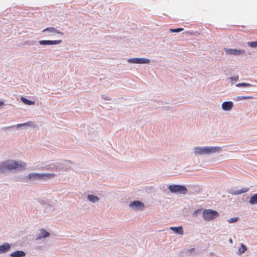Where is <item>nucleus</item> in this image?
I'll return each instance as SVG.
<instances>
[{"instance_id":"9d476101","label":"nucleus","mask_w":257,"mask_h":257,"mask_svg":"<svg viewBox=\"0 0 257 257\" xmlns=\"http://www.w3.org/2000/svg\"><path fill=\"white\" fill-rule=\"evenodd\" d=\"M233 107V103L231 101H225L222 104V109L224 110H229Z\"/></svg>"},{"instance_id":"4468645a","label":"nucleus","mask_w":257,"mask_h":257,"mask_svg":"<svg viewBox=\"0 0 257 257\" xmlns=\"http://www.w3.org/2000/svg\"><path fill=\"white\" fill-rule=\"evenodd\" d=\"M25 255V253L23 251H16L11 254L12 257H23Z\"/></svg>"},{"instance_id":"bb28decb","label":"nucleus","mask_w":257,"mask_h":257,"mask_svg":"<svg viewBox=\"0 0 257 257\" xmlns=\"http://www.w3.org/2000/svg\"><path fill=\"white\" fill-rule=\"evenodd\" d=\"M4 104L3 101H0V106H3Z\"/></svg>"},{"instance_id":"1a4fd4ad","label":"nucleus","mask_w":257,"mask_h":257,"mask_svg":"<svg viewBox=\"0 0 257 257\" xmlns=\"http://www.w3.org/2000/svg\"><path fill=\"white\" fill-rule=\"evenodd\" d=\"M62 42V40H41L39 41L41 45H57Z\"/></svg>"},{"instance_id":"39448f33","label":"nucleus","mask_w":257,"mask_h":257,"mask_svg":"<svg viewBox=\"0 0 257 257\" xmlns=\"http://www.w3.org/2000/svg\"><path fill=\"white\" fill-rule=\"evenodd\" d=\"M169 190L172 193H179L180 194H186L187 192V188L182 185H170L168 187Z\"/></svg>"},{"instance_id":"9b49d317","label":"nucleus","mask_w":257,"mask_h":257,"mask_svg":"<svg viewBox=\"0 0 257 257\" xmlns=\"http://www.w3.org/2000/svg\"><path fill=\"white\" fill-rule=\"evenodd\" d=\"M10 249V245L8 243H5L0 246V254L9 251Z\"/></svg>"},{"instance_id":"2eb2a0df","label":"nucleus","mask_w":257,"mask_h":257,"mask_svg":"<svg viewBox=\"0 0 257 257\" xmlns=\"http://www.w3.org/2000/svg\"><path fill=\"white\" fill-rule=\"evenodd\" d=\"M40 232L41 236L39 237L38 238H41L42 237H48L50 235L49 233L44 229H41L40 230Z\"/></svg>"},{"instance_id":"aec40b11","label":"nucleus","mask_w":257,"mask_h":257,"mask_svg":"<svg viewBox=\"0 0 257 257\" xmlns=\"http://www.w3.org/2000/svg\"><path fill=\"white\" fill-rule=\"evenodd\" d=\"M248 191V188H244L241 189L240 190H239V191H237L235 192L234 193V194L238 195V194H241V193H243L246 192Z\"/></svg>"},{"instance_id":"6e6552de","label":"nucleus","mask_w":257,"mask_h":257,"mask_svg":"<svg viewBox=\"0 0 257 257\" xmlns=\"http://www.w3.org/2000/svg\"><path fill=\"white\" fill-rule=\"evenodd\" d=\"M225 51L226 53L233 55H239L244 53V51L243 50L225 49Z\"/></svg>"},{"instance_id":"a878e982","label":"nucleus","mask_w":257,"mask_h":257,"mask_svg":"<svg viewBox=\"0 0 257 257\" xmlns=\"http://www.w3.org/2000/svg\"><path fill=\"white\" fill-rule=\"evenodd\" d=\"M253 97L252 96H242L240 97V99H251Z\"/></svg>"},{"instance_id":"ddd939ff","label":"nucleus","mask_w":257,"mask_h":257,"mask_svg":"<svg viewBox=\"0 0 257 257\" xmlns=\"http://www.w3.org/2000/svg\"><path fill=\"white\" fill-rule=\"evenodd\" d=\"M47 31L49 32L50 33H56V34H59L60 35H63V33L62 32L57 31L54 28H53V27L47 28L43 31V32H47Z\"/></svg>"},{"instance_id":"5701e85b","label":"nucleus","mask_w":257,"mask_h":257,"mask_svg":"<svg viewBox=\"0 0 257 257\" xmlns=\"http://www.w3.org/2000/svg\"><path fill=\"white\" fill-rule=\"evenodd\" d=\"M237 87H241V86H250L251 84L246 83H238L236 85Z\"/></svg>"},{"instance_id":"393cba45","label":"nucleus","mask_w":257,"mask_h":257,"mask_svg":"<svg viewBox=\"0 0 257 257\" xmlns=\"http://www.w3.org/2000/svg\"><path fill=\"white\" fill-rule=\"evenodd\" d=\"M238 217H233L229 219L228 221L229 223H233L236 222L238 220Z\"/></svg>"},{"instance_id":"dca6fc26","label":"nucleus","mask_w":257,"mask_h":257,"mask_svg":"<svg viewBox=\"0 0 257 257\" xmlns=\"http://www.w3.org/2000/svg\"><path fill=\"white\" fill-rule=\"evenodd\" d=\"M249 203L251 204H257V194H254L250 198Z\"/></svg>"},{"instance_id":"20e7f679","label":"nucleus","mask_w":257,"mask_h":257,"mask_svg":"<svg viewBox=\"0 0 257 257\" xmlns=\"http://www.w3.org/2000/svg\"><path fill=\"white\" fill-rule=\"evenodd\" d=\"M54 176L55 174L53 173H32L29 175L28 178L30 180L46 179L52 178Z\"/></svg>"},{"instance_id":"f257e3e1","label":"nucleus","mask_w":257,"mask_h":257,"mask_svg":"<svg viewBox=\"0 0 257 257\" xmlns=\"http://www.w3.org/2000/svg\"><path fill=\"white\" fill-rule=\"evenodd\" d=\"M26 166V164L24 162L9 160L0 164V172H5L6 169H19L21 170L24 169Z\"/></svg>"},{"instance_id":"f8f14e48","label":"nucleus","mask_w":257,"mask_h":257,"mask_svg":"<svg viewBox=\"0 0 257 257\" xmlns=\"http://www.w3.org/2000/svg\"><path fill=\"white\" fill-rule=\"evenodd\" d=\"M170 228L176 233L180 235H182L183 234V230L182 226L171 227Z\"/></svg>"},{"instance_id":"423d86ee","label":"nucleus","mask_w":257,"mask_h":257,"mask_svg":"<svg viewBox=\"0 0 257 257\" xmlns=\"http://www.w3.org/2000/svg\"><path fill=\"white\" fill-rule=\"evenodd\" d=\"M127 61L129 63H138V64H148L150 62V60L147 58H131L129 59Z\"/></svg>"},{"instance_id":"6ab92c4d","label":"nucleus","mask_w":257,"mask_h":257,"mask_svg":"<svg viewBox=\"0 0 257 257\" xmlns=\"http://www.w3.org/2000/svg\"><path fill=\"white\" fill-rule=\"evenodd\" d=\"M87 198L90 201H91L93 202H94L98 200V198L97 197L92 195H88Z\"/></svg>"},{"instance_id":"412c9836","label":"nucleus","mask_w":257,"mask_h":257,"mask_svg":"<svg viewBox=\"0 0 257 257\" xmlns=\"http://www.w3.org/2000/svg\"><path fill=\"white\" fill-rule=\"evenodd\" d=\"M247 45L252 48L257 47V41L255 42H248Z\"/></svg>"},{"instance_id":"0eeeda50","label":"nucleus","mask_w":257,"mask_h":257,"mask_svg":"<svg viewBox=\"0 0 257 257\" xmlns=\"http://www.w3.org/2000/svg\"><path fill=\"white\" fill-rule=\"evenodd\" d=\"M130 206L136 210H143L144 207V204L139 201H135L131 202Z\"/></svg>"},{"instance_id":"cd10ccee","label":"nucleus","mask_w":257,"mask_h":257,"mask_svg":"<svg viewBox=\"0 0 257 257\" xmlns=\"http://www.w3.org/2000/svg\"><path fill=\"white\" fill-rule=\"evenodd\" d=\"M230 242H232V239H230Z\"/></svg>"},{"instance_id":"7ed1b4c3","label":"nucleus","mask_w":257,"mask_h":257,"mask_svg":"<svg viewBox=\"0 0 257 257\" xmlns=\"http://www.w3.org/2000/svg\"><path fill=\"white\" fill-rule=\"evenodd\" d=\"M219 216L218 213L212 209H204L202 212V217L204 220L209 221L213 220Z\"/></svg>"},{"instance_id":"c85d7f7f","label":"nucleus","mask_w":257,"mask_h":257,"mask_svg":"<svg viewBox=\"0 0 257 257\" xmlns=\"http://www.w3.org/2000/svg\"><path fill=\"white\" fill-rule=\"evenodd\" d=\"M200 210H201V209H198V210L196 211V212L200 211Z\"/></svg>"},{"instance_id":"a211bd4d","label":"nucleus","mask_w":257,"mask_h":257,"mask_svg":"<svg viewBox=\"0 0 257 257\" xmlns=\"http://www.w3.org/2000/svg\"><path fill=\"white\" fill-rule=\"evenodd\" d=\"M246 250H247L246 247L243 243H241L240 244V247H239V249H238L239 253L240 254H241L243 253V252H244L245 251H246Z\"/></svg>"},{"instance_id":"b1692460","label":"nucleus","mask_w":257,"mask_h":257,"mask_svg":"<svg viewBox=\"0 0 257 257\" xmlns=\"http://www.w3.org/2000/svg\"><path fill=\"white\" fill-rule=\"evenodd\" d=\"M183 30V28H180L177 29H171L170 31L171 32H180L181 31H182Z\"/></svg>"},{"instance_id":"f3484780","label":"nucleus","mask_w":257,"mask_h":257,"mask_svg":"<svg viewBox=\"0 0 257 257\" xmlns=\"http://www.w3.org/2000/svg\"><path fill=\"white\" fill-rule=\"evenodd\" d=\"M21 100L26 104L33 105L34 104V101H30L24 97H21Z\"/></svg>"},{"instance_id":"f03ea898","label":"nucleus","mask_w":257,"mask_h":257,"mask_svg":"<svg viewBox=\"0 0 257 257\" xmlns=\"http://www.w3.org/2000/svg\"><path fill=\"white\" fill-rule=\"evenodd\" d=\"M221 148L218 147L204 148L197 147L194 150V153L196 155L210 154L212 153L219 152Z\"/></svg>"},{"instance_id":"4be33fe9","label":"nucleus","mask_w":257,"mask_h":257,"mask_svg":"<svg viewBox=\"0 0 257 257\" xmlns=\"http://www.w3.org/2000/svg\"><path fill=\"white\" fill-rule=\"evenodd\" d=\"M23 125H31V126H34V123L32 121H28L26 123L19 124H18L17 126H18V127H19L20 126H23Z\"/></svg>"}]
</instances>
